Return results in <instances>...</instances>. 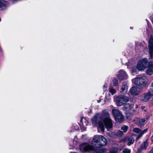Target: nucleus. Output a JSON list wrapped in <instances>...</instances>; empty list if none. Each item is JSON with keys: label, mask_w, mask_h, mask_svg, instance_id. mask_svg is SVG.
<instances>
[{"label": "nucleus", "mask_w": 153, "mask_h": 153, "mask_svg": "<svg viewBox=\"0 0 153 153\" xmlns=\"http://www.w3.org/2000/svg\"><path fill=\"white\" fill-rule=\"evenodd\" d=\"M91 144L94 147L87 143H83L80 145V149L81 151H93L96 153H103L106 151L104 148L101 147L105 146L107 143L106 139L101 135H94L91 141Z\"/></svg>", "instance_id": "1"}, {"label": "nucleus", "mask_w": 153, "mask_h": 153, "mask_svg": "<svg viewBox=\"0 0 153 153\" xmlns=\"http://www.w3.org/2000/svg\"><path fill=\"white\" fill-rule=\"evenodd\" d=\"M102 113L103 114L101 117V121H99L98 123V128L102 132H104L105 127L108 130L112 128L113 123L107 110L104 109L103 110Z\"/></svg>", "instance_id": "2"}, {"label": "nucleus", "mask_w": 153, "mask_h": 153, "mask_svg": "<svg viewBox=\"0 0 153 153\" xmlns=\"http://www.w3.org/2000/svg\"><path fill=\"white\" fill-rule=\"evenodd\" d=\"M132 81L135 85L144 89L148 85L149 80L147 77L143 76L134 78L132 79Z\"/></svg>", "instance_id": "3"}, {"label": "nucleus", "mask_w": 153, "mask_h": 153, "mask_svg": "<svg viewBox=\"0 0 153 153\" xmlns=\"http://www.w3.org/2000/svg\"><path fill=\"white\" fill-rule=\"evenodd\" d=\"M149 62H150L146 58L140 60L137 64V68H132L131 72L137 73V70L140 71L144 70L147 67V65L149 64Z\"/></svg>", "instance_id": "4"}, {"label": "nucleus", "mask_w": 153, "mask_h": 153, "mask_svg": "<svg viewBox=\"0 0 153 153\" xmlns=\"http://www.w3.org/2000/svg\"><path fill=\"white\" fill-rule=\"evenodd\" d=\"M129 98L125 95H121L117 97L114 100L117 105L121 106L129 101Z\"/></svg>", "instance_id": "5"}, {"label": "nucleus", "mask_w": 153, "mask_h": 153, "mask_svg": "<svg viewBox=\"0 0 153 153\" xmlns=\"http://www.w3.org/2000/svg\"><path fill=\"white\" fill-rule=\"evenodd\" d=\"M143 89L142 87L139 86H134L131 87L130 90V92L132 95L137 96L140 95Z\"/></svg>", "instance_id": "6"}, {"label": "nucleus", "mask_w": 153, "mask_h": 153, "mask_svg": "<svg viewBox=\"0 0 153 153\" xmlns=\"http://www.w3.org/2000/svg\"><path fill=\"white\" fill-rule=\"evenodd\" d=\"M148 118H137L134 120V122L135 124L140 127L143 126L147 123Z\"/></svg>", "instance_id": "7"}, {"label": "nucleus", "mask_w": 153, "mask_h": 153, "mask_svg": "<svg viewBox=\"0 0 153 153\" xmlns=\"http://www.w3.org/2000/svg\"><path fill=\"white\" fill-rule=\"evenodd\" d=\"M148 131V129L146 128L143 130V131L139 128H135L133 129V131L135 133L137 134H139L137 137L136 140H138L140 138L142 137L143 135L145 133H146Z\"/></svg>", "instance_id": "8"}, {"label": "nucleus", "mask_w": 153, "mask_h": 153, "mask_svg": "<svg viewBox=\"0 0 153 153\" xmlns=\"http://www.w3.org/2000/svg\"><path fill=\"white\" fill-rule=\"evenodd\" d=\"M117 76L120 80L126 79L128 78L127 73L123 70H120L117 72Z\"/></svg>", "instance_id": "9"}, {"label": "nucleus", "mask_w": 153, "mask_h": 153, "mask_svg": "<svg viewBox=\"0 0 153 153\" xmlns=\"http://www.w3.org/2000/svg\"><path fill=\"white\" fill-rule=\"evenodd\" d=\"M151 97V96L150 95L149 91L148 93H145L140 96V100L143 102H146L149 100Z\"/></svg>", "instance_id": "10"}, {"label": "nucleus", "mask_w": 153, "mask_h": 153, "mask_svg": "<svg viewBox=\"0 0 153 153\" xmlns=\"http://www.w3.org/2000/svg\"><path fill=\"white\" fill-rule=\"evenodd\" d=\"M88 124V122L86 119L84 118H82L79 124L81 129L82 131H85L86 129V127Z\"/></svg>", "instance_id": "11"}, {"label": "nucleus", "mask_w": 153, "mask_h": 153, "mask_svg": "<svg viewBox=\"0 0 153 153\" xmlns=\"http://www.w3.org/2000/svg\"><path fill=\"white\" fill-rule=\"evenodd\" d=\"M149 48L150 54L151 58H152L153 55V38L151 37L149 41Z\"/></svg>", "instance_id": "12"}, {"label": "nucleus", "mask_w": 153, "mask_h": 153, "mask_svg": "<svg viewBox=\"0 0 153 153\" xmlns=\"http://www.w3.org/2000/svg\"><path fill=\"white\" fill-rule=\"evenodd\" d=\"M78 139L77 137L75 136L72 141H70V145L71 146L70 149H73L76 147V146L79 144Z\"/></svg>", "instance_id": "13"}, {"label": "nucleus", "mask_w": 153, "mask_h": 153, "mask_svg": "<svg viewBox=\"0 0 153 153\" xmlns=\"http://www.w3.org/2000/svg\"><path fill=\"white\" fill-rule=\"evenodd\" d=\"M146 73L147 75H151L153 74V65L151 62H150L147 67Z\"/></svg>", "instance_id": "14"}, {"label": "nucleus", "mask_w": 153, "mask_h": 153, "mask_svg": "<svg viewBox=\"0 0 153 153\" xmlns=\"http://www.w3.org/2000/svg\"><path fill=\"white\" fill-rule=\"evenodd\" d=\"M101 117V116L99 113L96 114L91 119L92 123L94 126H97V121L99 118Z\"/></svg>", "instance_id": "15"}, {"label": "nucleus", "mask_w": 153, "mask_h": 153, "mask_svg": "<svg viewBox=\"0 0 153 153\" xmlns=\"http://www.w3.org/2000/svg\"><path fill=\"white\" fill-rule=\"evenodd\" d=\"M8 3L4 0H0V10H2L6 9L8 6Z\"/></svg>", "instance_id": "16"}, {"label": "nucleus", "mask_w": 153, "mask_h": 153, "mask_svg": "<svg viewBox=\"0 0 153 153\" xmlns=\"http://www.w3.org/2000/svg\"><path fill=\"white\" fill-rule=\"evenodd\" d=\"M123 107V109L126 112L131 110L134 106V104H131L129 103H125Z\"/></svg>", "instance_id": "17"}, {"label": "nucleus", "mask_w": 153, "mask_h": 153, "mask_svg": "<svg viewBox=\"0 0 153 153\" xmlns=\"http://www.w3.org/2000/svg\"><path fill=\"white\" fill-rule=\"evenodd\" d=\"M148 146V142L147 140H146L141 144L140 148L138 149V151L141 152L143 150H146Z\"/></svg>", "instance_id": "18"}, {"label": "nucleus", "mask_w": 153, "mask_h": 153, "mask_svg": "<svg viewBox=\"0 0 153 153\" xmlns=\"http://www.w3.org/2000/svg\"><path fill=\"white\" fill-rule=\"evenodd\" d=\"M128 89V86L127 84L124 83L121 86L120 92L121 93H127Z\"/></svg>", "instance_id": "19"}, {"label": "nucleus", "mask_w": 153, "mask_h": 153, "mask_svg": "<svg viewBox=\"0 0 153 153\" xmlns=\"http://www.w3.org/2000/svg\"><path fill=\"white\" fill-rule=\"evenodd\" d=\"M115 120L118 122H122L123 120V117L122 114H119V116L114 117Z\"/></svg>", "instance_id": "20"}, {"label": "nucleus", "mask_w": 153, "mask_h": 153, "mask_svg": "<svg viewBox=\"0 0 153 153\" xmlns=\"http://www.w3.org/2000/svg\"><path fill=\"white\" fill-rule=\"evenodd\" d=\"M115 120L118 122H122L123 120V117L122 114H119V116L114 117Z\"/></svg>", "instance_id": "21"}, {"label": "nucleus", "mask_w": 153, "mask_h": 153, "mask_svg": "<svg viewBox=\"0 0 153 153\" xmlns=\"http://www.w3.org/2000/svg\"><path fill=\"white\" fill-rule=\"evenodd\" d=\"M112 112L114 117H116V116H119V114H121V113L119 110L115 109H112Z\"/></svg>", "instance_id": "22"}, {"label": "nucleus", "mask_w": 153, "mask_h": 153, "mask_svg": "<svg viewBox=\"0 0 153 153\" xmlns=\"http://www.w3.org/2000/svg\"><path fill=\"white\" fill-rule=\"evenodd\" d=\"M111 84L114 86H117L118 85V79L115 78H113L112 80Z\"/></svg>", "instance_id": "23"}, {"label": "nucleus", "mask_w": 153, "mask_h": 153, "mask_svg": "<svg viewBox=\"0 0 153 153\" xmlns=\"http://www.w3.org/2000/svg\"><path fill=\"white\" fill-rule=\"evenodd\" d=\"M109 92L111 93L112 95H113L116 93V90L113 88V87L110 86L108 89Z\"/></svg>", "instance_id": "24"}, {"label": "nucleus", "mask_w": 153, "mask_h": 153, "mask_svg": "<svg viewBox=\"0 0 153 153\" xmlns=\"http://www.w3.org/2000/svg\"><path fill=\"white\" fill-rule=\"evenodd\" d=\"M134 139L131 137H128V146L131 145L134 142Z\"/></svg>", "instance_id": "25"}, {"label": "nucleus", "mask_w": 153, "mask_h": 153, "mask_svg": "<svg viewBox=\"0 0 153 153\" xmlns=\"http://www.w3.org/2000/svg\"><path fill=\"white\" fill-rule=\"evenodd\" d=\"M123 132L120 131L119 130L115 132V134L117 136L119 137H122L123 135Z\"/></svg>", "instance_id": "26"}, {"label": "nucleus", "mask_w": 153, "mask_h": 153, "mask_svg": "<svg viewBox=\"0 0 153 153\" xmlns=\"http://www.w3.org/2000/svg\"><path fill=\"white\" fill-rule=\"evenodd\" d=\"M126 115L127 118L128 120L131 119L133 116V114L129 112H126Z\"/></svg>", "instance_id": "27"}, {"label": "nucleus", "mask_w": 153, "mask_h": 153, "mask_svg": "<svg viewBox=\"0 0 153 153\" xmlns=\"http://www.w3.org/2000/svg\"><path fill=\"white\" fill-rule=\"evenodd\" d=\"M128 128V127L127 126L124 125L122 127L121 129L123 131L124 133H125L127 131Z\"/></svg>", "instance_id": "28"}, {"label": "nucleus", "mask_w": 153, "mask_h": 153, "mask_svg": "<svg viewBox=\"0 0 153 153\" xmlns=\"http://www.w3.org/2000/svg\"><path fill=\"white\" fill-rule=\"evenodd\" d=\"M118 149L117 148H114L111 149L109 153H117Z\"/></svg>", "instance_id": "29"}, {"label": "nucleus", "mask_w": 153, "mask_h": 153, "mask_svg": "<svg viewBox=\"0 0 153 153\" xmlns=\"http://www.w3.org/2000/svg\"><path fill=\"white\" fill-rule=\"evenodd\" d=\"M72 127L73 128V130H72V131H74V130H77L79 129V127L78 125H74Z\"/></svg>", "instance_id": "30"}, {"label": "nucleus", "mask_w": 153, "mask_h": 153, "mask_svg": "<svg viewBox=\"0 0 153 153\" xmlns=\"http://www.w3.org/2000/svg\"><path fill=\"white\" fill-rule=\"evenodd\" d=\"M111 97L110 94H108L107 95H106L105 98V101H107V100H111Z\"/></svg>", "instance_id": "31"}, {"label": "nucleus", "mask_w": 153, "mask_h": 153, "mask_svg": "<svg viewBox=\"0 0 153 153\" xmlns=\"http://www.w3.org/2000/svg\"><path fill=\"white\" fill-rule=\"evenodd\" d=\"M108 87V85L106 84H105L103 86V89L104 91H105L107 90V87Z\"/></svg>", "instance_id": "32"}, {"label": "nucleus", "mask_w": 153, "mask_h": 153, "mask_svg": "<svg viewBox=\"0 0 153 153\" xmlns=\"http://www.w3.org/2000/svg\"><path fill=\"white\" fill-rule=\"evenodd\" d=\"M149 93L152 96H153V89H150L149 90Z\"/></svg>", "instance_id": "33"}, {"label": "nucleus", "mask_w": 153, "mask_h": 153, "mask_svg": "<svg viewBox=\"0 0 153 153\" xmlns=\"http://www.w3.org/2000/svg\"><path fill=\"white\" fill-rule=\"evenodd\" d=\"M145 106H143L141 107V109H144V111H146V110L145 109Z\"/></svg>", "instance_id": "34"}, {"label": "nucleus", "mask_w": 153, "mask_h": 153, "mask_svg": "<svg viewBox=\"0 0 153 153\" xmlns=\"http://www.w3.org/2000/svg\"><path fill=\"white\" fill-rule=\"evenodd\" d=\"M149 153H153V148L149 152Z\"/></svg>", "instance_id": "35"}, {"label": "nucleus", "mask_w": 153, "mask_h": 153, "mask_svg": "<svg viewBox=\"0 0 153 153\" xmlns=\"http://www.w3.org/2000/svg\"><path fill=\"white\" fill-rule=\"evenodd\" d=\"M150 117V115H147L146 116V118H148V120Z\"/></svg>", "instance_id": "36"}, {"label": "nucleus", "mask_w": 153, "mask_h": 153, "mask_svg": "<svg viewBox=\"0 0 153 153\" xmlns=\"http://www.w3.org/2000/svg\"><path fill=\"white\" fill-rule=\"evenodd\" d=\"M135 106H136V108H137L138 107V105H136Z\"/></svg>", "instance_id": "37"}, {"label": "nucleus", "mask_w": 153, "mask_h": 153, "mask_svg": "<svg viewBox=\"0 0 153 153\" xmlns=\"http://www.w3.org/2000/svg\"><path fill=\"white\" fill-rule=\"evenodd\" d=\"M152 86L153 87V82L152 83Z\"/></svg>", "instance_id": "38"}, {"label": "nucleus", "mask_w": 153, "mask_h": 153, "mask_svg": "<svg viewBox=\"0 0 153 153\" xmlns=\"http://www.w3.org/2000/svg\"><path fill=\"white\" fill-rule=\"evenodd\" d=\"M1 51V48L0 47V51Z\"/></svg>", "instance_id": "39"}, {"label": "nucleus", "mask_w": 153, "mask_h": 153, "mask_svg": "<svg viewBox=\"0 0 153 153\" xmlns=\"http://www.w3.org/2000/svg\"><path fill=\"white\" fill-rule=\"evenodd\" d=\"M101 100H100L99 101H98V102H100V101Z\"/></svg>", "instance_id": "40"}, {"label": "nucleus", "mask_w": 153, "mask_h": 153, "mask_svg": "<svg viewBox=\"0 0 153 153\" xmlns=\"http://www.w3.org/2000/svg\"><path fill=\"white\" fill-rule=\"evenodd\" d=\"M133 111H134V112H135V110H133Z\"/></svg>", "instance_id": "41"}, {"label": "nucleus", "mask_w": 153, "mask_h": 153, "mask_svg": "<svg viewBox=\"0 0 153 153\" xmlns=\"http://www.w3.org/2000/svg\"><path fill=\"white\" fill-rule=\"evenodd\" d=\"M1 18H0V21H1Z\"/></svg>", "instance_id": "42"}]
</instances>
